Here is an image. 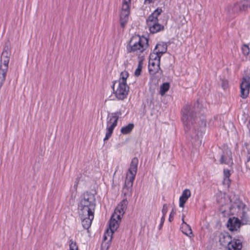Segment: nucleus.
Returning a JSON list of instances; mask_svg holds the SVG:
<instances>
[{"mask_svg":"<svg viewBox=\"0 0 250 250\" xmlns=\"http://www.w3.org/2000/svg\"><path fill=\"white\" fill-rule=\"evenodd\" d=\"M175 214V212L174 211L173 209L170 212V214L169 216L168 220L169 222H172L173 220V216Z\"/></svg>","mask_w":250,"mask_h":250,"instance_id":"58836bf2","label":"nucleus"},{"mask_svg":"<svg viewBox=\"0 0 250 250\" xmlns=\"http://www.w3.org/2000/svg\"><path fill=\"white\" fill-rule=\"evenodd\" d=\"M246 119H245V120H244V122H246Z\"/></svg>","mask_w":250,"mask_h":250,"instance_id":"09e8293b","label":"nucleus"},{"mask_svg":"<svg viewBox=\"0 0 250 250\" xmlns=\"http://www.w3.org/2000/svg\"><path fill=\"white\" fill-rule=\"evenodd\" d=\"M121 111L111 113L107 118L106 134L104 141L108 140L111 136L114 128L117 126L119 116L121 115Z\"/></svg>","mask_w":250,"mask_h":250,"instance_id":"39448f33","label":"nucleus"},{"mask_svg":"<svg viewBox=\"0 0 250 250\" xmlns=\"http://www.w3.org/2000/svg\"><path fill=\"white\" fill-rule=\"evenodd\" d=\"M165 217L162 216L161 218V223H160V224L159 227V229H161V228H162L164 223L165 222Z\"/></svg>","mask_w":250,"mask_h":250,"instance_id":"79ce46f5","label":"nucleus"},{"mask_svg":"<svg viewBox=\"0 0 250 250\" xmlns=\"http://www.w3.org/2000/svg\"><path fill=\"white\" fill-rule=\"evenodd\" d=\"M247 154H248V155H247V162H249L250 161V148L248 149Z\"/></svg>","mask_w":250,"mask_h":250,"instance_id":"37998d69","label":"nucleus"},{"mask_svg":"<svg viewBox=\"0 0 250 250\" xmlns=\"http://www.w3.org/2000/svg\"><path fill=\"white\" fill-rule=\"evenodd\" d=\"M149 58L148 71L150 75H154L160 69V57L154 53L150 54Z\"/></svg>","mask_w":250,"mask_h":250,"instance_id":"423d86ee","label":"nucleus"},{"mask_svg":"<svg viewBox=\"0 0 250 250\" xmlns=\"http://www.w3.org/2000/svg\"><path fill=\"white\" fill-rule=\"evenodd\" d=\"M200 104L198 102L195 104L194 106L189 105H185L182 109V121L186 133L192 130L195 134L191 135L192 138L199 140L202 136V129L206 126V121L204 115L198 117L197 112L199 111Z\"/></svg>","mask_w":250,"mask_h":250,"instance_id":"f257e3e1","label":"nucleus"},{"mask_svg":"<svg viewBox=\"0 0 250 250\" xmlns=\"http://www.w3.org/2000/svg\"><path fill=\"white\" fill-rule=\"evenodd\" d=\"M222 87L225 89L228 87V83L227 81H223L222 83Z\"/></svg>","mask_w":250,"mask_h":250,"instance_id":"a19ab883","label":"nucleus"},{"mask_svg":"<svg viewBox=\"0 0 250 250\" xmlns=\"http://www.w3.org/2000/svg\"><path fill=\"white\" fill-rule=\"evenodd\" d=\"M96 207L95 195L89 192H85L81 196L78 203V213L80 216L94 214Z\"/></svg>","mask_w":250,"mask_h":250,"instance_id":"f03ea898","label":"nucleus"},{"mask_svg":"<svg viewBox=\"0 0 250 250\" xmlns=\"http://www.w3.org/2000/svg\"><path fill=\"white\" fill-rule=\"evenodd\" d=\"M128 75V73L126 71L122 72L120 74L119 83L126 84V79H127Z\"/></svg>","mask_w":250,"mask_h":250,"instance_id":"bb28decb","label":"nucleus"},{"mask_svg":"<svg viewBox=\"0 0 250 250\" xmlns=\"http://www.w3.org/2000/svg\"><path fill=\"white\" fill-rule=\"evenodd\" d=\"M227 227L230 231L237 230L241 226L239 220L234 217L229 218L227 222Z\"/></svg>","mask_w":250,"mask_h":250,"instance_id":"f8f14e48","label":"nucleus"},{"mask_svg":"<svg viewBox=\"0 0 250 250\" xmlns=\"http://www.w3.org/2000/svg\"><path fill=\"white\" fill-rule=\"evenodd\" d=\"M80 217L82 220V224L83 228L84 229H88L91 226L92 221L94 219V214H86V216H80Z\"/></svg>","mask_w":250,"mask_h":250,"instance_id":"4468645a","label":"nucleus"},{"mask_svg":"<svg viewBox=\"0 0 250 250\" xmlns=\"http://www.w3.org/2000/svg\"><path fill=\"white\" fill-rule=\"evenodd\" d=\"M129 14L130 12H121L120 20V25L123 28H125L128 21Z\"/></svg>","mask_w":250,"mask_h":250,"instance_id":"4be33fe9","label":"nucleus"},{"mask_svg":"<svg viewBox=\"0 0 250 250\" xmlns=\"http://www.w3.org/2000/svg\"><path fill=\"white\" fill-rule=\"evenodd\" d=\"M134 181L130 180L125 178V185L123 188L122 192L124 195L125 198L127 199V197H129L131 195L132 188Z\"/></svg>","mask_w":250,"mask_h":250,"instance_id":"9b49d317","label":"nucleus"},{"mask_svg":"<svg viewBox=\"0 0 250 250\" xmlns=\"http://www.w3.org/2000/svg\"><path fill=\"white\" fill-rule=\"evenodd\" d=\"M145 1L147 2L148 3H150L152 2V0H145Z\"/></svg>","mask_w":250,"mask_h":250,"instance_id":"49530a36","label":"nucleus"},{"mask_svg":"<svg viewBox=\"0 0 250 250\" xmlns=\"http://www.w3.org/2000/svg\"><path fill=\"white\" fill-rule=\"evenodd\" d=\"M225 11L229 18L235 17L239 12L238 4L237 3H235L228 5L225 9Z\"/></svg>","mask_w":250,"mask_h":250,"instance_id":"9d476101","label":"nucleus"},{"mask_svg":"<svg viewBox=\"0 0 250 250\" xmlns=\"http://www.w3.org/2000/svg\"><path fill=\"white\" fill-rule=\"evenodd\" d=\"M181 229L183 233L189 237L193 236L191 228L188 224L181 225Z\"/></svg>","mask_w":250,"mask_h":250,"instance_id":"b1692460","label":"nucleus"},{"mask_svg":"<svg viewBox=\"0 0 250 250\" xmlns=\"http://www.w3.org/2000/svg\"><path fill=\"white\" fill-rule=\"evenodd\" d=\"M154 51H155V53H154L160 57L161 59V56L167 51V44L164 42L158 43L155 48Z\"/></svg>","mask_w":250,"mask_h":250,"instance_id":"dca6fc26","label":"nucleus"},{"mask_svg":"<svg viewBox=\"0 0 250 250\" xmlns=\"http://www.w3.org/2000/svg\"><path fill=\"white\" fill-rule=\"evenodd\" d=\"M231 239V236L228 232H222L219 235V242L223 246L228 245Z\"/></svg>","mask_w":250,"mask_h":250,"instance_id":"f3484780","label":"nucleus"},{"mask_svg":"<svg viewBox=\"0 0 250 250\" xmlns=\"http://www.w3.org/2000/svg\"><path fill=\"white\" fill-rule=\"evenodd\" d=\"M78 183H79V180H78V178H77L75 182V184H74V188H75L76 189L77 188V186H78Z\"/></svg>","mask_w":250,"mask_h":250,"instance_id":"c03bdc74","label":"nucleus"},{"mask_svg":"<svg viewBox=\"0 0 250 250\" xmlns=\"http://www.w3.org/2000/svg\"><path fill=\"white\" fill-rule=\"evenodd\" d=\"M129 86L127 84L119 83L118 87L115 92L116 98L119 100H124L128 95Z\"/></svg>","mask_w":250,"mask_h":250,"instance_id":"1a4fd4ad","label":"nucleus"},{"mask_svg":"<svg viewBox=\"0 0 250 250\" xmlns=\"http://www.w3.org/2000/svg\"><path fill=\"white\" fill-rule=\"evenodd\" d=\"M125 210H122L120 208H119L118 210H117V208L114 210V212L113 213V217H116L118 220H121V217L123 216L125 213Z\"/></svg>","mask_w":250,"mask_h":250,"instance_id":"7c9ffc66","label":"nucleus"},{"mask_svg":"<svg viewBox=\"0 0 250 250\" xmlns=\"http://www.w3.org/2000/svg\"><path fill=\"white\" fill-rule=\"evenodd\" d=\"M162 12V10L161 8L156 9L146 20V24L149 25L158 21V16Z\"/></svg>","mask_w":250,"mask_h":250,"instance_id":"2eb2a0df","label":"nucleus"},{"mask_svg":"<svg viewBox=\"0 0 250 250\" xmlns=\"http://www.w3.org/2000/svg\"><path fill=\"white\" fill-rule=\"evenodd\" d=\"M10 53L8 46H5L2 52L0 64V89L5 80L8 63L9 62Z\"/></svg>","mask_w":250,"mask_h":250,"instance_id":"20e7f679","label":"nucleus"},{"mask_svg":"<svg viewBox=\"0 0 250 250\" xmlns=\"http://www.w3.org/2000/svg\"><path fill=\"white\" fill-rule=\"evenodd\" d=\"M249 125H250V121H249V123L248 124V126L249 127Z\"/></svg>","mask_w":250,"mask_h":250,"instance_id":"de8ad7c7","label":"nucleus"},{"mask_svg":"<svg viewBox=\"0 0 250 250\" xmlns=\"http://www.w3.org/2000/svg\"><path fill=\"white\" fill-rule=\"evenodd\" d=\"M131 0H124L122 4V12H130V4Z\"/></svg>","mask_w":250,"mask_h":250,"instance_id":"c85d7f7f","label":"nucleus"},{"mask_svg":"<svg viewBox=\"0 0 250 250\" xmlns=\"http://www.w3.org/2000/svg\"><path fill=\"white\" fill-rule=\"evenodd\" d=\"M220 120L218 118V117H214L212 120H211L209 122L210 125L217 126L220 125Z\"/></svg>","mask_w":250,"mask_h":250,"instance_id":"f704fd0d","label":"nucleus"},{"mask_svg":"<svg viewBox=\"0 0 250 250\" xmlns=\"http://www.w3.org/2000/svg\"><path fill=\"white\" fill-rule=\"evenodd\" d=\"M134 127L133 123H130L128 125L123 126L121 129V132L123 134H127L130 133Z\"/></svg>","mask_w":250,"mask_h":250,"instance_id":"393cba45","label":"nucleus"},{"mask_svg":"<svg viewBox=\"0 0 250 250\" xmlns=\"http://www.w3.org/2000/svg\"><path fill=\"white\" fill-rule=\"evenodd\" d=\"M236 3L239 12L245 11L250 7V0H243Z\"/></svg>","mask_w":250,"mask_h":250,"instance_id":"412c9836","label":"nucleus"},{"mask_svg":"<svg viewBox=\"0 0 250 250\" xmlns=\"http://www.w3.org/2000/svg\"><path fill=\"white\" fill-rule=\"evenodd\" d=\"M191 193L189 189H186L182 193L181 196L179 199V206L183 208L184 205L188 200V198L190 196Z\"/></svg>","mask_w":250,"mask_h":250,"instance_id":"a211bd4d","label":"nucleus"},{"mask_svg":"<svg viewBox=\"0 0 250 250\" xmlns=\"http://www.w3.org/2000/svg\"><path fill=\"white\" fill-rule=\"evenodd\" d=\"M110 246V242L103 241L101 244L102 250H107Z\"/></svg>","mask_w":250,"mask_h":250,"instance_id":"e433bc0d","label":"nucleus"},{"mask_svg":"<svg viewBox=\"0 0 250 250\" xmlns=\"http://www.w3.org/2000/svg\"><path fill=\"white\" fill-rule=\"evenodd\" d=\"M242 248V242L239 239H231L227 245L228 250H241Z\"/></svg>","mask_w":250,"mask_h":250,"instance_id":"ddd939ff","label":"nucleus"},{"mask_svg":"<svg viewBox=\"0 0 250 250\" xmlns=\"http://www.w3.org/2000/svg\"><path fill=\"white\" fill-rule=\"evenodd\" d=\"M167 210H168V208H167V204H164L163 205V209L162 210V212L163 213L162 216L165 217V216L167 213Z\"/></svg>","mask_w":250,"mask_h":250,"instance_id":"4c0bfd02","label":"nucleus"},{"mask_svg":"<svg viewBox=\"0 0 250 250\" xmlns=\"http://www.w3.org/2000/svg\"><path fill=\"white\" fill-rule=\"evenodd\" d=\"M241 50L243 55L245 56H248L250 53V48L248 44H243L241 47Z\"/></svg>","mask_w":250,"mask_h":250,"instance_id":"72a5a7b5","label":"nucleus"},{"mask_svg":"<svg viewBox=\"0 0 250 250\" xmlns=\"http://www.w3.org/2000/svg\"><path fill=\"white\" fill-rule=\"evenodd\" d=\"M138 164V159L137 157H134L132 159L130 164V167L126 174V178L131 181H134L136 174L137 173Z\"/></svg>","mask_w":250,"mask_h":250,"instance_id":"0eeeda50","label":"nucleus"},{"mask_svg":"<svg viewBox=\"0 0 250 250\" xmlns=\"http://www.w3.org/2000/svg\"><path fill=\"white\" fill-rule=\"evenodd\" d=\"M169 88V83H165L160 86V93L163 96L168 90Z\"/></svg>","mask_w":250,"mask_h":250,"instance_id":"c756f323","label":"nucleus"},{"mask_svg":"<svg viewBox=\"0 0 250 250\" xmlns=\"http://www.w3.org/2000/svg\"><path fill=\"white\" fill-rule=\"evenodd\" d=\"M69 242V250H78V247L75 242L72 239Z\"/></svg>","mask_w":250,"mask_h":250,"instance_id":"c9c22d12","label":"nucleus"},{"mask_svg":"<svg viewBox=\"0 0 250 250\" xmlns=\"http://www.w3.org/2000/svg\"><path fill=\"white\" fill-rule=\"evenodd\" d=\"M127 204L128 201L127 200V199L124 198L117 207V210H118L119 208L122 209V210H126Z\"/></svg>","mask_w":250,"mask_h":250,"instance_id":"cd10ccee","label":"nucleus"},{"mask_svg":"<svg viewBox=\"0 0 250 250\" xmlns=\"http://www.w3.org/2000/svg\"><path fill=\"white\" fill-rule=\"evenodd\" d=\"M184 215H183V217H182V224L181 225H186V224H187L184 221Z\"/></svg>","mask_w":250,"mask_h":250,"instance_id":"a18cd8bd","label":"nucleus"},{"mask_svg":"<svg viewBox=\"0 0 250 250\" xmlns=\"http://www.w3.org/2000/svg\"><path fill=\"white\" fill-rule=\"evenodd\" d=\"M143 63L142 60H140L139 61L137 68L134 72V75L136 77H139V76L141 75L142 69V67H143Z\"/></svg>","mask_w":250,"mask_h":250,"instance_id":"473e14b6","label":"nucleus"},{"mask_svg":"<svg viewBox=\"0 0 250 250\" xmlns=\"http://www.w3.org/2000/svg\"><path fill=\"white\" fill-rule=\"evenodd\" d=\"M120 220L117 219L116 217H113V215H112L109 222V230L114 233L119 227V221Z\"/></svg>","mask_w":250,"mask_h":250,"instance_id":"6ab92c4d","label":"nucleus"},{"mask_svg":"<svg viewBox=\"0 0 250 250\" xmlns=\"http://www.w3.org/2000/svg\"><path fill=\"white\" fill-rule=\"evenodd\" d=\"M250 78L249 76L243 77L240 84L241 97L243 99L246 98L250 92Z\"/></svg>","mask_w":250,"mask_h":250,"instance_id":"6e6552de","label":"nucleus"},{"mask_svg":"<svg viewBox=\"0 0 250 250\" xmlns=\"http://www.w3.org/2000/svg\"><path fill=\"white\" fill-rule=\"evenodd\" d=\"M245 206H246L242 202L239 201L235 203L233 205V207L234 208L236 207L238 208V210L242 214V216L241 217L242 219H246V213L244 211V208Z\"/></svg>","mask_w":250,"mask_h":250,"instance_id":"5701e85b","label":"nucleus"},{"mask_svg":"<svg viewBox=\"0 0 250 250\" xmlns=\"http://www.w3.org/2000/svg\"><path fill=\"white\" fill-rule=\"evenodd\" d=\"M230 175V171L228 169H225L224 170V178L223 181V184L224 185H227L228 187L229 186L230 183V180L229 179Z\"/></svg>","mask_w":250,"mask_h":250,"instance_id":"a878e982","label":"nucleus"},{"mask_svg":"<svg viewBox=\"0 0 250 250\" xmlns=\"http://www.w3.org/2000/svg\"><path fill=\"white\" fill-rule=\"evenodd\" d=\"M113 232L110 231L108 229H107L104 233L103 237V241H106L108 240V237L109 238L108 242H111L112 238V235Z\"/></svg>","mask_w":250,"mask_h":250,"instance_id":"2f4dec72","label":"nucleus"},{"mask_svg":"<svg viewBox=\"0 0 250 250\" xmlns=\"http://www.w3.org/2000/svg\"><path fill=\"white\" fill-rule=\"evenodd\" d=\"M151 33L154 34L160 31L163 30L164 26L158 23V21L147 25Z\"/></svg>","mask_w":250,"mask_h":250,"instance_id":"aec40b11","label":"nucleus"},{"mask_svg":"<svg viewBox=\"0 0 250 250\" xmlns=\"http://www.w3.org/2000/svg\"><path fill=\"white\" fill-rule=\"evenodd\" d=\"M148 47V40L147 38L140 36L133 37L128 45L127 50L128 53L139 52L143 53Z\"/></svg>","mask_w":250,"mask_h":250,"instance_id":"7ed1b4c3","label":"nucleus"},{"mask_svg":"<svg viewBox=\"0 0 250 250\" xmlns=\"http://www.w3.org/2000/svg\"><path fill=\"white\" fill-rule=\"evenodd\" d=\"M220 162L221 164H227L226 162V158L224 156V155L222 154L221 156V158L220 160Z\"/></svg>","mask_w":250,"mask_h":250,"instance_id":"ea45409f","label":"nucleus"}]
</instances>
